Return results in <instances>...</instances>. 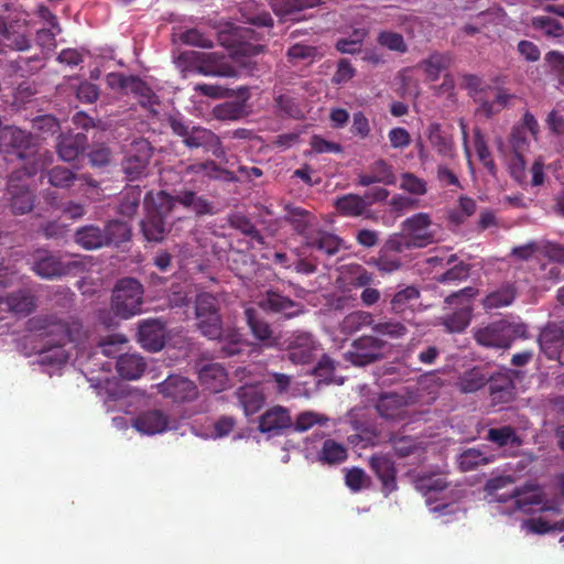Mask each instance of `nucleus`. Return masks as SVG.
I'll list each match as a JSON object with an SVG mask.
<instances>
[{"label":"nucleus","mask_w":564,"mask_h":564,"mask_svg":"<svg viewBox=\"0 0 564 564\" xmlns=\"http://www.w3.org/2000/svg\"><path fill=\"white\" fill-rule=\"evenodd\" d=\"M42 336L46 338L39 358L42 365L62 366L68 360L65 345L79 338L82 325L77 322L68 323L56 316H46L37 321Z\"/></svg>","instance_id":"obj_1"},{"label":"nucleus","mask_w":564,"mask_h":564,"mask_svg":"<svg viewBox=\"0 0 564 564\" xmlns=\"http://www.w3.org/2000/svg\"><path fill=\"white\" fill-rule=\"evenodd\" d=\"M0 153L14 155L25 161L26 163L23 166H30L37 160L43 162V167L47 163L45 153L39 151L36 138L14 126H6L0 129Z\"/></svg>","instance_id":"obj_2"},{"label":"nucleus","mask_w":564,"mask_h":564,"mask_svg":"<svg viewBox=\"0 0 564 564\" xmlns=\"http://www.w3.org/2000/svg\"><path fill=\"white\" fill-rule=\"evenodd\" d=\"M43 169V162L37 160L30 166L13 171L8 180L7 194L13 214L24 215L33 208V194L29 180Z\"/></svg>","instance_id":"obj_3"},{"label":"nucleus","mask_w":564,"mask_h":564,"mask_svg":"<svg viewBox=\"0 0 564 564\" xmlns=\"http://www.w3.org/2000/svg\"><path fill=\"white\" fill-rule=\"evenodd\" d=\"M154 148L145 138H135L126 145L121 171L129 182L140 181L150 173Z\"/></svg>","instance_id":"obj_4"},{"label":"nucleus","mask_w":564,"mask_h":564,"mask_svg":"<svg viewBox=\"0 0 564 564\" xmlns=\"http://www.w3.org/2000/svg\"><path fill=\"white\" fill-rule=\"evenodd\" d=\"M143 285L134 278L120 279L112 291L111 308L121 318H129L142 312Z\"/></svg>","instance_id":"obj_5"},{"label":"nucleus","mask_w":564,"mask_h":564,"mask_svg":"<svg viewBox=\"0 0 564 564\" xmlns=\"http://www.w3.org/2000/svg\"><path fill=\"white\" fill-rule=\"evenodd\" d=\"M170 127L174 134L183 139V143L187 148H203L205 151L212 152L216 158L225 155L219 137L212 130L198 126L189 127L177 118L170 119Z\"/></svg>","instance_id":"obj_6"},{"label":"nucleus","mask_w":564,"mask_h":564,"mask_svg":"<svg viewBox=\"0 0 564 564\" xmlns=\"http://www.w3.org/2000/svg\"><path fill=\"white\" fill-rule=\"evenodd\" d=\"M477 344L488 348H509L514 339L527 337V325L498 321L475 332Z\"/></svg>","instance_id":"obj_7"},{"label":"nucleus","mask_w":564,"mask_h":564,"mask_svg":"<svg viewBox=\"0 0 564 564\" xmlns=\"http://www.w3.org/2000/svg\"><path fill=\"white\" fill-rule=\"evenodd\" d=\"M218 299L212 293H199L195 300V317L200 333L210 338L218 339L223 334V319L219 313Z\"/></svg>","instance_id":"obj_8"},{"label":"nucleus","mask_w":564,"mask_h":564,"mask_svg":"<svg viewBox=\"0 0 564 564\" xmlns=\"http://www.w3.org/2000/svg\"><path fill=\"white\" fill-rule=\"evenodd\" d=\"M477 292V289L467 286L445 297L446 304L458 306L453 313L442 317V325L448 333H462L469 325L473 311L470 301Z\"/></svg>","instance_id":"obj_9"},{"label":"nucleus","mask_w":564,"mask_h":564,"mask_svg":"<svg viewBox=\"0 0 564 564\" xmlns=\"http://www.w3.org/2000/svg\"><path fill=\"white\" fill-rule=\"evenodd\" d=\"M384 341L375 336H361L351 343L350 349L344 356L347 361L357 367H364L383 357Z\"/></svg>","instance_id":"obj_10"},{"label":"nucleus","mask_w":564,"mask_h":564,"mask_svg":"<svg viewBox=\"0 0 564 564\" xmlns=\"http://www.w3.org/2000/svg\"><path fill=\"white\" fill-rule=\"evenodd\" d=\"M258 306L268 314L279 315L285 319L294 318L304 312L302 303L274 289H269L260 295Z\"/></svg>","instance_id":"obj_11"},{"label":"nucleus","mask_w":564,"mask_h":564,"mask_svg":"<svg viewBox=\"0 0 564 564\" xmlns=\"http://www.w3.org/2000/svg\"><path fill=\"white\" fill-rule=\"evenodd\" d=\"M517 97L507 89L486 85L484 91L474 95V101L478 105L476 112L486 118H491L509 107Z\"/></svg>","instance_id":"obj_12"},{"label":"nucleus","mask_w":564,"mask_h":564,"mask_svg":"<svg viewBox=\"0 0 564 564\" xmlns=\"http://www.w3.org/2000/svg\"><path fill=\"white\" fill-rule=\"evenodd\" d=\"M159 393L173 403L184 404L195 401L198 395V387L186 377L172 375L158 386Z\"/></svg>","instance_id":"obj_13"},{"label":"nucleus","mask_w":564,"mask_h":564,"mask_svg":"<svg viewBox=\"0 0 564 564\" xmlns=\"http://www.w3.org/2000/svg\"><path fill=\"white\" fill-rule=\"evenodd\" d=\"M0 34L6 46L12 51L24 52L31 48V34L28 30V21L21 18L8 19L0 13Z\"/></svg>","instance_id":"obj_14"},{"label":"nucleus","mask_w":564,"mask_h":564,"mask_svg":"<svg viewBox=\"0 0 564 564\" xmlns=\"http://www.w3.org/2000/svg\"><path fill=\"white\" fill-rule=\"evenodd\" d=\"M74 268V262H66L59 254L46 250L37 251L32 263L35 274L47 280L67 275Z\"/></svg>","instance_id":"obj_15"},{"label":"nucleus","mask_w":564,"mask_h":564,"mask_svg":"<svg viewBox=\"0 0 564 564\" xmlns=\"http://www.w3.org/2000/svg\"><path fill=\"white\" fill-rule=\"evenodd\" d=\"M432 220L429 214L417 213L402 223V229L415 248H424L434 242V234L430 230Z\"/></svg>","instance_id":"obj_16"},{"label":"nucleus","mask_w":564,"mask_h":564,"mask_svg":"<svg viewBox=\"0 0 564 564\" xmlns=\"http://www.w3.org/2000/svg\"><path fill=\"white\" fill-rule=\"evenodd\" d=\"M292 425L290 410L282 405H273L259 416L258 430L269 436H279Z\"/></svg>","instance_id":"obj_17"},{"label":"nucleus","mask_w":564,"mask_h":564,"mask_svg":"<svg viewBox=\"0 0 564 564\" xmlns=\"http://www.w3.org/2000/svg\"><path fill=\"white\" fill-rule=\"evenodd\" d=\"M318 345L308 333L293 335L286 346L288 359L294 365H307L312 362Z\"/></svg>","instance_id":"obj_18"},{"label":"nucleus","mask_w":564,"mask_h":564,"mask_svg":"<svg viewBox=\"0 0 564 564\" xmlns=\"http://www.w3.org/2000/svg\"><path fill=\"white\" fill-rule=\"evenodd\" d=\"M166 326L165 323L156 319H143L138 328V341L149 351H159L165 345Z\"/></svg>","instance_id":"obj_19"},{"label":"nucleus","mask_w":564,"mask_h":564,"mask_svg":"<svg viewBox=\"0 0 564 564\" xmlns=\"http://www.w3.org/2000/svg\"><path fill=\"white\" fill-rule=\"evenodd\" d=\"M487 386L492 405L507 404L516 398L514 381L507 372H490Z\"/></svg>","instance_id":"obj_20"},{"label":"nucleus","mask_w":564,"mask_h":564,"mask_svg":"<svg viewBox=\"0 0 564 564\" xmlns=\"http://www.w3.org/2000/svg\"><path fill=\"white\" fill-rule=\"evenodd\" d=\"M238 99L225 101L213 109V115L218 120H239L247 115V100L250 97L249 88L243 86L237 89Z\"/></svg>","instance_id":"obj_21"},{"label":"nucleus","mask_w":564,"mask_h":564,"mask_svg":"<svg viewBox=\"0 0 564 564\" xmlns=\"http://www.w3.org/2000/svg\"><path fill=\"white\" fill-rule=\"evenodd\" d=\"M539 345L541 351L550 360H558L561 349L564 346L562 333L558 323L546 324L539 335Z\"/></svg>","instance_id":"obj_22"},{"label":"nucleus","mask_w":564,"mask_h":564,"mask_svg":"<svg viewBox=\"0 0 564 564\" xmlns=\"http://www.w3.org/2000/svg\"><path fill=\"white\" fill-rule=\"evenodd\" d=\"M132 426L148 435L163 433L169 426V416L161 410H149L141 412L134 420Z\"/></svg>","instance_id":"obj_23"},{"label":"nucleus","mask_w":564,"mask_h":564,"mask_svg":"<svg viewBox=\"0 0 564 564\" xmlns=\"http://www.w3.org/2000/svg\"><path fill=\"white\" fill-rule=\"evenodd\" d=\"M88 145L85 133L61 134L56 143V151L61 160L72 162L84 153Z\"/></svg>","instance_id":"obj_24"},{"label":"nucleus","mask_w":564,"mask_h":564,"mask_svg":"<svg viewBox=\"0 0 564 564\" xmlns=\"http://www.w3.org/2000/svg\"><path fill=\"white\" fill-rule=\"evenodd\" d=\"M198 378L207 390L217 393L226 388L228 375L226 369L217 362H207L198 370Z\"/></svg>","instance_id":"obj_25"},{"label":"nucleus","mask_w":564,"mask_h":564,"mask_svg":"<svg viewBox=\"0 0 564 564\" xmlns=\"http://www.w3.org/2000/svg\"><path fill=\"white\" fill-rule=\"evenodd\" d=\"M240 406L247 416L258 413L265 403V394L257 384H246L236 392Z\"/></svg>","instance_id":"obj_26"},{"label":"nucleus","mask_w":564,"mask_h":564,"mask_svg":"<svg viewBox=\"0 0 564 564\" xmlns=\"http://www.w3.org/2000/svg\"><path fill=\"white\" fill-rule=\"evenodd\" d=\"M420 296V290L414 285H409L395 292L390 300V312L401 317H406L408 313L413 314Z\"/></svg>","instance_id":"obj_27"},{"label":"nucleus","mask_w":564,"mask_h":564,"mask_svg":"<svg viewBox=\"0 0 564 564\" xmlns=\"http://www.w3.org/2000/svg\"><path fill=\"white\" fill-rule=\"evenodd\" d=\"M304 237L307 247L322 251L327 256L336 254L343 242L338 236L325 230H311Z\"/></svg>","instance_id":"obj_28"},{"label":"nucleus","mask_w":564,"mask_h":564,"mask_svg":"<svg viewBox=\"0 0 564 564\" xmlns=\"http://www.w3.org/2000/svg\"><path fill=\"white\" fill-rule=\"evenodd\" d=\"M176 199L180 205L193 212L197 217L215 214L214 204L192 189L180 191L176 194Z\"/></svg>","instance_id":"obj_29"},{"label":"nucleus","mask_w":564,"mask_h":564,"mask_svg":"<svg viewBox=\"0 0 564 564\" xmlns=\"http://www.w3.org/2000/svg\"><path fill=\"white\" fill-rule=\"evenodd\" d=\"M490 372L480 366L464 371L457 381L458 390L462 393H475L487 386Z\"/></svg>","instance_id":"obj_30"},{"label":"nucleus","mask_w":564,"mask_h":564,"mask_svg":"<svg viewBox=\"0 0 564 564\" xmlns=\"http://www.w3.org/2000/svg\"><path fill=\"white\" fill-rule=\"evenodd\" d=\"M517 294L518 291L516 285L513 283L506 282L487 294L482 300V306L486 311L509 306L514 302Z\"/></svg>","instance_id":"obj_31"},{"label":"nucleus","mask_w":564,"mask_h":564,"mask_svg":"<svg viewBox=\"0 0 564 564\" xmlns=\"http://www.w3.org/2000/svg\"><path fill=\"white\" fill-rule=\"evenodd\" d=\"M35 297L30 290L21 289L6 295V313L29 315L35 310Z\"/></svg>","instance_id":"obj_32"},{"label":"nucleus","mask_w":564,"mask_h":564,"mask_svg":"<svg viewBox=\"0 0 564 564\" xmlns=\"http://www.w3.org/2000/svg\"><path fill=\"white\" fill-rule=\"evenodd\" d=\"M74 240L85 250H95L107 247L104 229L96 225H86L78 228L75 231Z\"/></svg>","instance_id":"obj_33"},{"label":"nucleus","mask_w":564,"mask_h":564,"mask_svg":"<svg viewBox=\"0 0 564 564\" xmlns=\"http://www.w3.org/2000/svg\"><path fill=\"white\" fill-rule=\"evenodd\" d=\"M370 467L388 491L397 488L394 463L384 455H375L370 458Z\"/></svg>","instance_id":"obj_34"},{"label":"nucleus","mask_w":564,"mask_h":564,"mask_svg":"<svg viewBox=\"0 0 564 564\" xmlns=\"http://www.w3.org/2000/svg\"><path fill=\"white\" fill-rule=\"evenodd\" d=\"M245 318L253 337L271 346L273 343V330L259 312L253 307H247L245 310Z\"/></svg>","instance_id":"obj_35"},{"label":"nucleus","mask_w":564,"mask_h":564,"mask_svg":"<svg viewBox=\"0 0 564 564\" xmlns=\"http://www.w3.org/2000/svg\"><path fill=\"white\" fill-rule=\"evenodd\" d=\"M334 206L338 214L344 217H369L366 200L357 194L350 193L337 197Z\"/></svg>","instance_id":"obj_36"},{"label":"nucleus","mask_w":564,"mask_h":564,"mask_svg":"<svg viewBox=\"0 0 564 564\" xmlns=\"http://www.w3.org/2000/svg\"><path fill=\"white\" fill-rule=\"evenodd\" d=\"M405 400L395 392L382 393L377 403L376 410L381 417L397 420L402 416Z\"/></svg>","instance_id":"obj_37"},{"label":"nucleus","mask_w":564,"mask_h":564,"mask_svg":"<svg viewBox=\"0 0 564 564\" xmlns=\"http://www.w3.org/2000/svg\"><path fill=\"white\" fill-rule=\"evenodd\" d=\"M408 325H414L412 319L408 317H402V321L392 317L383 318L372 325V330L391 339H401L409 334Z\"/></svg>","instance_id":"obj_38"},{"label":"nucleus","mask_w":564,"mask_h":564,"mask_svg":"<svg viewBox=\"0 0 564 564\" xmlns=\"http://www.w3.org/2000/svg\"><path fill=\"white\" fill-rule=\"evenodd\" d=\"M348 458V449L343 444L333 438L323 442L322 448L317 453V460L322 465H340Z\"/></svg>","instance_id":"obj_39"},{"label":"nucleus","mask_w":564,"mask_h":564,"mask_svg":"<svg viewBox=\"0 0 564 564\" xmlns=\"http://www.w3.org/2000/svg\"><path fill=\"white\" fill-rule=\"evenodd\" d=\"M147 364L138 354H122L116 361V369L122 378L134 380L144 372Z\"/></svg>","instance_id":"obj_40"},{"label":"nucleus","mask_w":564,"mask_h":564,"mask_svg":"<svg viewBox=\"0 0 564 564\" xmlns=\"http://www.w3.org/2000/svg\"><path fill=\"white\" fill-rule=\"evenodd\" d=\"M486 440L499 448L506 446L519 447L522 445L521 437L517 434L514 427L511 425L490 427L487 431Z\"/></svg>","instance_id":"obj_41"},{"label":"nucleus","mask_w":564,"mask_h":564,"mask_svg":"<svg viewBox=\"0 0 564 564\" xmlns=\"http://www.w3.org/2000/svg\"><path fill=\"white\" fill-rule=\"evenodd\" d=\"M141 196L142 191L139 185L127 186L120 193L117 212L123 217H133L139 209Z\"/></svg>","instance_id":"obj_42"},{"label":"nucleus","mask_w":564,"mask_h":564,"mask_svg":"<svg viewBox=\"0 0 564 564\" xmlns=\"http://www.w3.org/2000/svg\"><path fill=\"white\" fill-rule=\"evenodd\" d=\"M141 230L148 241L160 242L167 232V221L148 210L147 217L141 221Z\"/></svg>","instance_id":"obj_43"},{"label":"nucleus","mask_w":564,"mask_h":564,"mask_svg":"<svg viewBox=\"0 0 564 564\" xmlns=\"http://www.w3.org/2000/svg\"><path fill=\"white\" fill-rule=\"evenodd\" d=\"M102 229L107 247L111 245L119 246L131 238V227L127 221L112 219Z\"/></svg>","instance_id":"obj_44"},{"label":"nucleus","mask_w":564,"mask_h":564,"mask_svg":"<svg viewBox=\"0 0 564 564\" xmlns=\"http://www.w3.org/2000/svg\"><path fill=\"white\" fill-rule=\"evenodd\" d=\"M453 58L449 54L434 52L426 59L421 62V66L426 77L435 82L438 79L441 72L447 69L452 65Z\"/></svg>","instance_id":"obj_45"},{"label":"nucleus","mask_w":564,"mask_h":564,"mask_svg":"<svg viewBox=\"0 0 564 564\" xmlns=\"http://www.w3.org/2000/svg\"><path fill=\"white\" fill-rule=\"evenodd\" d=\"M270 6L273 12L284 21H299L300 13L306 9L304 0H271Z\"/></svg>","instance_id":"obj_46"},{"label":"nucleus","mask_w":564,"mask_h":564,"mask_svg":"<svg viewBox=\"0 0 564 564\" xmlns=\"http://www.w3.org/2000/svg\"><path fill=\"white\" fill-rule=\"evenodd\" d=\"M377 44L383 48L395 52L398 54H405L409 46L401 33L392 30H382L377 35Z\"/></svg>","instance_id":"obj_47"},{"label":"nucleus","mask_w":564,"mask_h":564,"mask_svg":"<svg viewBox=\"0 0 564 564\" xmlns=\"http://www.w3.org/2000/svg\"><path fill=\"white\" fill-rule=\"evenodd\" d=\"M490 462L488 456L479 448H467L457 458L462 471H471Z\"/></svg>","instance_id":"obj_48"},{"label":"nucleus","mask_w":564,"mask_h":564,"mask_svg":"<svg viewBox=\"0 0 564 564\" xmlns=\"http://www.w3.org/2000/svg\"><path fill=\"white\" fill-rule=\"evenodd\" d=\"M474 143L477 156L484 167L488 171V173L492 176L497 175V166L492 159L491 152L487 145L484 134L479 129H476L474 132Z\"/></svg>","instance_id":"obj_49"},{"label":"nucleus","mask_w":564,"mask_h":564,"mask_svg":"<svg viewBox=\"0 0 564 564\" xmlns=\"http://www.w3.org/2000/svg\"><path fill=\"white\" fill-rule=\"evenodd\" d=\"M532 26L550 39H562L564 36V26L562 23L546 15L534 17L532 19Z\"/></svg>","instance_id":"obj_50"},{"label":"nucleus","mask_w":564,"mask_h":564,"mask_svg":"<svg viewBox=\"0 0 564 564\" xmlns=\"http://www.w3.org/2000/svg\"><path fill=\"white\" fill-rule=\"evenodd\" d=\"M369 264H372L378 269L382 274L392 273L398 271L401 268V259L394 253L386 251L381 247L377 257H372L369 261Z\"/></svg>","instance_id":"obj_51"},{"label":"nucleus","mask_w":564,"mask_h":564,"mask_svg":"<svg viewBox=\"0 0 564 564\" xmlns=\"http://www.w3.org/2000/svg\"><path fill=\"white\" fill-rule=\"evenodd\" d=\"M129 93L139 98V102L142 107H152L158 104V96L152 88L138 76H134Z\"/></svg>","instance_id":"obj_52"},{"label":"nucleus","mask_w":564,"mask_h":564,"mask_svg":"<svg viewBox=\"0 0 564 564\" xmlns=\"http://www.w3.org/2000/svg\"><path fill=\"white\" fill-rule=\"evenodd\" d=\"M176 204H178L176 195H171L162 191L156 195L153 205L149 207L148 210L166 220L174 210Z\"/></svg>","instance_id":"obj_53"},{"label":"nucleus","mask_w":564,"mask_h":564,"mask_svg":"<svg viewBox=\"0 0 564 564\" xmlns=\"http://www.w3.org/2000/svg\"><path fill=\"white\" fill-rule=\"evenodd\" d=\"M470 274V264L459 261L445 272L440 274L436 280L442 284L458 283L467 280Z\"/></svg>","instance_id":"obj_54"},{"label":"nucleus","mask_w":564,"mask_h":564,"mask_svg":"<svg viewBox=\"0 0 564 564\" xmlns=\"http://www.w3.org/2000/svg\"><path fill=\"white\" fill-rule=\"evenodd\" d=\"M328 422V417L313 411H304L300 413L292 427L295 432H306L314 425H324Z\"/></svg>","instance_id":"obj_55"},{"label":"nucleus","mask_w":564,"mask_h":564,"mask_svg":"<svg viewBox=\"0 0 564 564\" xmlns=\"http://www.w3.org/2000/svg\"><path fill=\"white\" fill-rule=\"evenodd\" d=\"M429 140L433 148L443 156H452L454 153V144L452 140L443 135L440 124H432L430 129Z\"/></svg>","instance_id":"obj_56"},{"label":"nucleus","mask_w":564,"mask_h":564,"mask_svg":"<svg viewBox=\"0 0 564 564\" xmlns=\"http://www.w3.org/2000/svg\"><path fill=\"white\" fill-rule=\"evenodd\" d=\"M48 183L54 187L68 188L74 185L77 175L69 169L55 166L47 172Z\"/></svg>","instance_id":"obj_57"},{"label":"nucleus","mask_w":564,"mask_h":564,"mask_svg":"<svg viewBox=\"0 0 564 564\" xmlns=\"http://www.w3.org/2000/svg\"><path fill=\"white\" fill-rule=\"evenodd\" d=\"M373 323L371 313L365 311H356L348 314L343 321V329L347 333H355L365 326Z\"/></svg>","instance_id":"obj_58"},{"label":"nucleus","mask_w":564,"mask_h":564,"mask_svg":"<svg viewBox=\"0 0 564 564\" xmlns=\"http://www.w3.org/2000/svg\"><path fill=\"white\" fill-rule=\"evenodd\" d=\"M229 223L232 228L239 230L243 235L260 243L263 242V236L248 217L243 215H235L230 218Z\"/></svg>","instance_id":"obj_59"},{"label":"nucleus","mask_w":564,"mask_h":564,"mask_svg":"<svg viewBox=\"0 0 564 564\" xmlns=\"http://www.w3.org/2000/svg\"><path fill=\"white\" fill-rule=\"evenodd\" d=\"M44 66V58L41 55L31 57H19L13 62V68L21 76H28L39 72Z\"/></svg>","instance_id":"obj_60"},{"label":"nucleus","mask_w":564,"mask_h":564,"mask_svg":"<svg viewBox=\"0 0 564 564\" xmlns=\"http://www.w3.org/2000/svg\"><path fill=\"white\" fill-rule=\"evenodd\" d=\"M529 531L536 534H545L550 531L563 532L564 531V518L560 521L550 523L547 520L539 517L530 519L525 522Z\"/></svg>","instance_id":"obj_61"},{"label":"nucleus","mask_w":564,"mask_h":564,"mask_svg":"<svg viewBox=\"0 0 564 564\" xmlns=\"http://www.w3.org/2000/svg\"><path fill=\"white\" fill-rule=\"evenodd\" d=\"M62 32V28L42 26L35 33L36 44L43 50L52 51L56 47V36Z\"/></svg>","instance_id":"obj_62"},{"label":"nucleus","mask_w":564,"mask_h":564,"mask_svg":"<svg viewBox=\"0 0 564 564\" xmlns=\"http://www.w3.org/2000/svg\"><path fill=\"white\" fill-rule=\"evenodd\" d=\"M181 41L186 45L197 46L202 48H212L214 46L213 40L207 37L197 29H189L181 34Z\"/></svg>","instance_id":"obj_63"},{"label":"nucleus","mask_w":564,"mask_h":564,"mask_svg":"<svg viewBox=\"0 0 564 564\" xmlns=\"http://www.w3.org/2000/svg\"><path fill=\"white\" fill-rule=\"evenodd\" d=\"M545 61L558 82L564 84V54L551 51L545 55Z\"/></svg>","instance_id":"obj_64"}]
</instances>
